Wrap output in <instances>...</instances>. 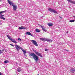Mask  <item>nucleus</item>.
I'll return each instance as SVG.
<instances>
[{
  "instance_id": "nucleus-34",
  "label": "nucleus",
  "mask_w": 75,
  "mask_h": 75,
  "mask_svg": "<svg viewBox=\"0 0 75 75\" xmlns=\"http://www.w3.org/2000/svg\"><path fill=\"white\" fill-rule=\"evenodd\" d=\"M0 1H1V0H0Z\"/></svg>"
},
{
  "instance_id": "nucleus-30",
  "label": "nucleus",
  "mask_w": 75,
  "mask_h": 75,
  "mask_svg": "<svg viewBox=\"0 0 75 75\" xmlns=\"http://www.w3.org/2000/svg\"><path fill=\"white\" fill-rule=\"evenodd\" d=\"M66 51H68V50H66Z\"/></svg>"
},
{
  "instance_id": "nucleus-20",
  "label": "nucleus",
  "mask_w": 75,
  "mask_h": 75,
  "mask_svg": "<svg viewBox=\"0 0 75 75\" xmlns=\"http://www.w3.org/2000/svg\"><path fill=\"white\" fill-rule=\"evenodd\" d=\"M4 62V63H5V64H7V62H8V61L6 60H5V61Z\"/></svg>"
},
{
  "instance_id": "nucleus-29",
  "label": "nucleus",
  "mask_w": 75,
  "mask_h": 75,
  "mask_svg": "<svg viewBox=\"0 0 75 75\" xmlns=\"http://www.w3.org/2000/svg\"><path fill=\"white\" fill-rule=\"evenodd\" d=\"M42 17H44V16H42V17H41L40 18H42Z\"/></svg>"
},
{
  "instance_id": "nucleus-14",
  "label": "nucleus",
  "mask_w": 75,
  "mask_h": 75,
  "mask_svg": "<svg viewBox=\"0 0 75 75\" xmlns=\"http://www.w3.org/2000/svg\"><path fill=\"white\" fill-rule=\"evenodd\" d=\"M21 50L23 52V54H26V50H25L23 49V48H21Z\"/></svg>"
},
{
  "instance_id": "nucleus-1",
  "label": "nucleus",
  "mask_w": 75,
  "mask_h": 75,
  "mask_svg": "<svg viewBox=\"0 0 75 75\" xmlns=\"http://www.w3.org/2000/svg\"><path fill=\"white\" fill-rule=\"evenodd\" d=\"M29 56L33 57V59L35 60V62H37V61H38V57L34 53H31L29 55Z\"/></svg>"
},
{
  "instance_id": "nucleus-7",
  "label": "nucleus",
  "mask_w": 75,
  "mask_h": 75,
  "mask_svg": "<svg viewBox=\"0 0 75 75\" xmlns=\"http://www.w3.org/2000/svg\"><path fill=\"white\" fill-rule=\"evenodd\" d=\"M31 42L34 45L36 46V47H38V44H37V42L36 41H35L34 40H31Z\"/></svg>"
},
{
  "instance_id": "nucleus-2",
  "label": "nucleus",
  "mask_w": 75,
  "mask_h": 75,
  "mask_svg": "<svg viewBox=\"0 0 75 75\" xmlns=\"http://www.w3.org/2000/svg\"><path fill=\"white\" fill-rule=\"evenodd\" d=\"M6 37L8 38V39L10 40H11V41L13 42H14V43H15V44H17V42L16 41V40L14 39H13L12 38H11L10 36L8 35H7Z\"/></svg>"
},
{
  "instance_id": "nucleus-18",
  "label": "nucleus",
  "mask_w": 75,
  "mask_h": 75,
  "mask_svg": "<svg viewBox=\"0 0 75 75\" xmlns=\"http://www.w3.org/2000/svg\"><path fill=\"white\" fill-rule=\"evenodd\" d=\"M48 25L49 26H50V27H51V26H52L53 24L52 23H49L48 24Z\"/></svg>"
},
{
  "instance_id": "nucleus-15",
  "label": "nucleus",
  "mask_w": 75,
  "mask_h": 75,
  "mask_svg": "<svg viewBox=\"0 0 75 75\" xmlns=\"http://www.w3.org/2000/svg\"><path fill=\"white\" fill-rule=\"evenodd\" d=\"M70 71L71 72L74 73L75 71V69L74 68H71L70 69Z\"/></svg>"
},
{
  "instance_id": "nucleus-33",
  "label": "nucleus",
  "mask_w": 75,
  "mask_h": 75,
  "mask_svg": "<svg viewBox=\"0 0 75 75\" xmlns=\"http://www.w3.org/2000/svg\"><path fill=\"white\" fill-rule=\"evenodd\" d=\"M38 25H40L39 24H38Z\"/></svg>"
},
{
  "instance_id": "nucleus-13",
  "label": "nucleus",
  "mask_w": 75,
  "mask_h": 75,
  "mask_svg": "<svg viewBox=\"0 0 75 75\" xmlns=\"http://www.w3.org/2000/svg\"><path fill=\"white\" fill-rule=\"evenodd\" d=\"M67 1H69V2H70L71 3H73V4H75V1H72L71 0H67Z\"/></svg>"
},
{
  "instance_id": "nucleus-24",
  "label": "nucleus",
  "mask_w": 75,
  "mask_h": 75,
  "mask_svg": "<svg viewBox=\"0 0 75 75\" xmlns=\"http://www.w3.org/2000/svg\"><path fill=\"white\" fill-rule=\"evenodd\" d=\"M44 38H40V40H42V41L43 40H44Z\"/></svg>"
},
{
  "instance_id": "nucleus-6",
  "label": "nucleus",
  "mask_w": 75,
  "mask_h": 75,
  "mask_svg": "<svg viewBox=\"0 0 75 75\" xmlns=\"http://www.w3.org/2000/svg\"><path fill=\"white\" fill-rule=\"evenodd\" d=\"M15 47L16 48V49L18 51L19 50H20V49H21V48H22L19 45H15Z\"/></svg>"
},
{
  "instance_id": "nucleus-5",
  "label": "nucleus",
  "mask_w": 75,
  "mask_h": 75,
  "mask_svg": "<svg viewBox=\"0 0 75 75\" xmlns=\"http://www.w3.org/2000/svg\"><path fill=\"white\" fill-rule=\"evenodd\" d=\"M33 51H34V52H35V54H37L38 56H39L40 57H42V56L41 55V54L39 52H38L37 51V50H33Z\"/></svg>"
},
{
  "instance_id": "nucleus-28",
  "label": "nucleus",
  "mask_w": 75,
  "mask_h": 75,
  "mask_svg": "<svg viewBox=\"0 0 75 75\" xmlns=\"http://www.w3.org/2000/svg\"><path fill=\"white\" fill-rule=\"evenodd\" d=\"M59 17L60 18H61V19H62V17H61V16H59Z\"/></svg>"
},
{
  "instance_id": "nucleus-23",
  "label": "nucleus",
  "mask_w": 75,
  "mask_h": 75,
  "mask_svg": "<svg viewBox=\"0 0 75 75\" xmlns=\"http://www.w3.org/2000/svg\"><path fill=\"white\" fill-rule=\"evenodd\" d=\"M18 41H22V40L20 38H18Z\"/></svg>"
},
{
  "instance_id": "nucleus-3",
  "label": "nucleus",
  "mask_w": 75,
  "mask_h": 75,
  "mask_svg": "<svg viewBox=\"0 0 75 75\" xmlns=\"http://www.w3.org/2000/svg\"><path fill=\"white\" fill-rule=\"evenodd\" d=\"M4 11H0V15L1 16H0V18H1V19H2V20H6V19L4 18L3 17V16H4V15H3L2 14H2L3 13H4Z\"/></svg>"
},
{
  "instance_id": "nucleus-31",
  "label": "nucleus",
  "mask_w": 75,
  "mask_h": 75,
  "mask_svg": "<svg viewBox=\"0 0 75 75\" xmlns=\"http://www.w3.org/2000/svg\"><path fill=\"white\" fill-rule=\"evenodd\" d=\"M74 17V18H75V16H73Z\"/></svg>"
},
{
  "instance_id": "nucleus-10",
  "label": "nucleus",
  "mask_w": 75,
  "mask_h": 75,
  "mask_svg": "<svg viewBox=\"0 0 75 75\" xmlns=\"http://www.w3.org/2000/svg\"><path fill=\"white\" fill-rule=\"evenodd\" d=\"M25 34L27 35H31V36H32V37H33V35L31 34V33L30 32H27L25 33Z\"/></svg>"
},
{
  "instance_id": "nucleus-25",
  "label": "nucleus",
  "mask_w": 75,
  "mask_h": 75,
  "mask_svg": "<svg viewBox=\"0 0 75 75\" xmlns=\"http://www.w3.org/2000/svg\"><path fill=\"white\" fill-rule=\"evenodd\" d=\"M10 45H11V46H13V47H14V45H13V44H10Z\"/></svg>"
},
{
  "instance_id": "nucleus-12",
  "label": "nucleus",
  "mask_w": 75,
  "mask_h": 75,
  "mask_svg": "<svg viewBox=\"0 0 75 75\" xmlns=\"http://www.w3.org/2000/svg\"><path fill=\"white\" fill-rule=\"evenodd\" d=\"M43 41H47V42H50V41H52V40H49L48 39H45V38H44L43 40H42Z\"/></svg>"
},
{
  "instance_id": "nucleus-27",
  "label": "nucleus",
  "mask_w": 75,
  "mask_h": 75,
  "mask_svg": "<svg viewBox=\"0 0 75 75\" xmlns=\"http://www.w3.org/2000/svg\"><path fill=\"white\" fill-rule=\"evenodd\" d=\"M24 54L25 56V57H27V55H26V54Z\"/></svg>"
},
{
  "instance_id": "nucleus-16",
  "label": "nucleus",
  "mask_w": 75,
  "mask_h": 75,
  "mask_svg": "<svg viewBox=\"0 0 75 75\" xmlns=\"http://www.w3.org/2000/svg\"><path fill=\"white\" fill-rule=\"evenodd\" d=\"M25 27L23 26L20 27L19 28V29L20 30H23V29H25Z\"/></svg>"
},
{
  "instance_id": "nucleus-11",
  "label": "nucleus",
  "mask_w": 75,
  "mask_h": 75,
  "mask_svg": "<svg viewBox=\"0 0 75 75\" xmlns=\"http://www.w3.org/2000/svg\"><path fill=\"white\" fill-rule=\"evenodd\" d=\"M13 10L14 11H16L17 8V5H13Z\"/></svg>"
},
{
  "instance_id": "nucleus-4",
  "label": "nucleus",
  "mask_w": 75,
  "mask_h": 75,
  "mask_svg": "<svg viewBox=\"0 0 75 75\" xmlns=\"http://www.w3.org/2000/svg\"><path fill=\"white\" fill-rule=\"evenodd\" d=\"M48 10H49L51 12H52V13H56V14H58V12H57L56 11L54 10L53 9L51 8H49L48 9Z\"/></svg>"
},
{
  "instance_id": "nucleus-8",
  "label": "nucleus",
  "mask_w": 75,
  "mask_h": 75,
  "mask_svg": "<svg viewBox=\"0 0 75 75\" xmlns=\"http://www.w3.org/2000/svg\"><path fill=\"white\" fill-rule=\"evenodd\" d=\"M8 2V3H9V4L10 5V6H14L13 5L14 4L13 3V2H11V1L10 0H7Z\"/></svg>"
},
{
  "instance_id": "nucleus-26",
  "label": "nucleus",
  "mask_w": 75,
  "mask_h": 75,
  "mask_svg": "<svg viewBox=\"0 0 75 75\" xmlns=\"http://www.w3.org/2000/svg\"><path fill=\"white\" fill-rule=\"evenodd\" d=\"M48 50V49H45V51H47Z\"/></svg>"
},
{
  "instance_id": "nucleus-21",
  "label": "nucleus",
  "mask_w": 75,
  "mask_h": 75,
  "mask_svg": "<svg viewBox=\"0 0 75 75\" xmlns=\"http://www.w3.org/2000/svg\"><path fill=\"white\" fill-rule=\"evenodd\" d=\"M21 71V69H20V68H18V72H20V71Z\"/></svg>"
},
{
  "instance_id": "nucleus-32",
  "label": "nucleus",
  "mask_w": 75,
  "mask_h": 75,
  "mask_svg": "<svg viewBox=\"0 0 75 75\" xmlns=\"http://www.w3.org/2000/svg\"><path fill=\"white\" fill-rule=\"evenodd\" d=\"M68 33V32H67V33Z\"/></svg>"
},
{
  "instance_id": "nucleus-17",
  "label": "nucleus",
  "mask_w": 75,
  "mask_h": 75,
  "mask_svg": "<svg viewBox=\"0 0 75 75\" xmlns=\"http://www.w3.org/2000/svg\"><path fill=\"white\" fill-rule=\"evenodd\" d=\"M35 31L37 33H40V30L38 29H36L35 30Z\"/></svg>"
},
{
  "instance_id": "nucleus-22",
  "label": "nucleus",
  "mask_w": 75,
  "mask_h": 75,
  "mask_svg": "<svg viewBox=\"0 0 75 75\" xmlns=\"http://www.w3.org/2000/svg\"><path fill=\"white\" fill-rule=\"evenodd\" d=\"M3 53V51L0 50V54H1Z\"/></svg>"
},
{
  "instance_id": "nucleus-19",
  "label": "nucleus",
  "mask_w": 75,
  "mask_h": 75,
  "mask_svg": "<svg viewBox=\"0 0 75 75\" xmlns=\"http://www.w3.org/2000/svg\"><path fill=\"white\" fill-rule=\"evenodd\" d=\"M74 21H75V20H70L69 21L70 23H73V22H74Z\"/></svg>"
},
{
  "instance_id": "nucleus-9",
  "label": "nucleus",
  "mask_w": 75,
  "mask_h": 75,
  "mask_svg": "<svg viewBox=\"0 0 75 75\" xmlns=\"http://www.w3.org/2000/svg\"><path fill=\"white\" fill-rule=\"evenodd\" d=\"M40 26L41 28H42V30H43L45 32H47V30L45 29V28L44 26H42V25H40Z\"/></svg>"
}]
</instances>
